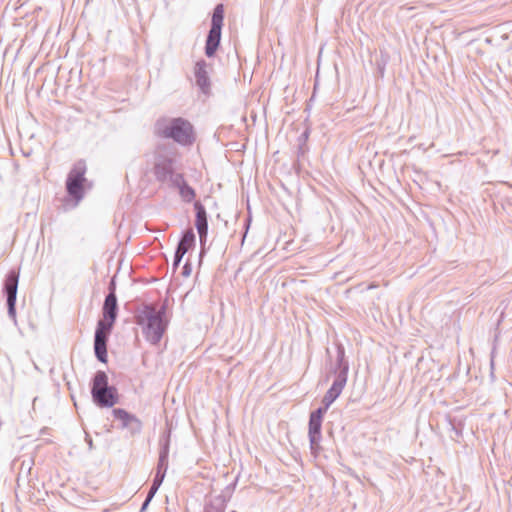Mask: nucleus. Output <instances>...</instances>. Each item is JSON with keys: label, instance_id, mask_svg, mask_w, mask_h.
I'll return each instance as SVG.
<instances>
[{"label": "nucleus", "instance_id": "17", "mask_svg": "<svg viewBox=\"0 0 512 512\" xmlns=\"http://www.w3.org/2000/svg\"><path fill=\"white\" fill-rule=\"evenodd\" d=\"M195 245V233L192 229L186 230L178 242L176 250L186 254Z\"/></svg>", "mask_w": 512, "mask_h": 512}, {"label": "nucleus", "instance_id": "22", "mask_svg": "<svg viewBox=\"0 0 512 512\" xmlns=\"http://www.w3.org/2000/svg\"><path fill=\"white\" fill-rule=\"evenodd\" d=\"M108 290H109L108 293L116 294V284H115L114 278L110 281Z\"/></svg>", "mask_w": 512, "mask_h": 512}, {"label": "nucleus", "instance_id": "25", "mask_svg": "<svg viewBox=\"0 0 512 512\" xmlns=\"http://www.w3.org/2000/svg\"><path fill=\"white\" fill-rule=\"evenodd\" d=\"M150 502H151V501H148V499H145V501L143 502V504H142L141 509H140V511H139V512H144V511L147 509V507H148V505H149V503H150Z\"/></svg>", "mask_w": 512, "mask_h": 512}, {"label": "nucleus", "instance_id": "21", "mask_svg": "<svg viewBox=\"0 0 512 512\" xmlns=\"http://www.w3.org/2000/svg\"><path fill=\"white\" fill-rule=\"evenodd\" d=\"M158 489H159V487H157L156 485H151L146 499H148V501H151L153 499V497L155 496V494L157 493Z\"/></svg>", "mask_w": 512, "mask_h": 512}, {"label": "nucleus", "instance_id": "16", "mask_svg": "<svg viewBox=\"0 0 512 512\" xmlns=\"http://www.w3.org/2000/svg\"><path fill=\"white\" fill-rule=\"evenodd\" d=\"M171 185L175 188H178L179 194L183 201L190 203L195 198V190L188 185L185 181L183 175L175 176L174 182Z\"/></svg>", "mask_w": 512, "mask_h": 512}, {"label": "nucleus", "instance_id": "24", "mask_svg": "<svg viewBox=\"0 0 512 512\" xmlns=\"http://www.w3.org/2000/svg\"><path fill=\"white\" fill-rule=\"evenodd\" d=\"M190 272H191L190 265H189V263H186L183 267L182 273H183V275L188 276V275H190Z\"/></svg>", "mask_w": 512, "mask_h": 512}, {"label": "nucleus", "instance_id": "13", "mask_svg": "<svg viewBox=\"0 0 512 512\" xmlns=\"http://www.w3.org/2000/svg\"><path fill=\"white\" fill-rule=\"evenodd\" d=\"M321 428V420L309 417L308 437L310 442V449L313 454H317L320 449V441L322 439Z\"/></svg>", "mask_w": 512, "mask_h": 512}, {"label": "nucleus", "instance_id": "15", "mask_svg": "<svg viewBox=\"0 0 512 512\" xmlns=\"http://www.w3.org/2000/svg\"><path fill=\"white\" fill-rule=\"evenodd\" d=\"M349 364L345 359V349L342 345H337L336 363L334 368L335 378L343 377L347 381Z\"/></svg>", "mask_w": 512, "mask_h": 512}, {"label": "nucleus", "instance_id": "10", "mask_svg": "<svg viewBox=\"0 0 512 512\" xmlns=\"http://www.w3.org/2000/svg\"><path fill=\"white\" fill-rule=\"evenodd\" d=\"M170 436L171 431H165L159 440V459L156 467L157 473H162L166 475L168 469V458H169V450H170Z\"/></svg>", "mask_w": 512, "mask_h": 512}, {"label": "nucleus", "instance_id": "14", "mask_svg": "<svg viewBox=\"0 0 512 512\" xmlns=\"http://www.w3.org/2000/svg\"><path fill=\"white\" fill-rule=\"evenodd\" d=\"M346 383L347 381H345L343 377H340L339 379L335 378L331 387L325 393L322 399V404H326V407H330L333 402L340 396Z\"/></svg>", "mask_w": 512, "mask_h": 512}, {"label": "nucleus", "instance_id": "6", "mask_svg": "<svg viewBox=\"0 0 512 512\" xmlns=\"http://www.w3.org/2000/svg\"><path fill=\"white\" fill-rule=\"evenodd\" d=\"M224 21V6L218 4L213 10L211 27L205 43V54L207 57H213L220 45L222 26Z\"/></svg>", "mask_w": 512, "mask_h": 512}, {"label": "nucleus", "instance_id": "8", "mask_svg": "<svg viewBox=\"0 0 512 512\" xmlns=\"http://www.w3.org/2000/svg\"><path fill=\"white\" fill-rule=\"evenodd\" d=\"M18 282H19V274L11 270L5 279L4 283V292L6 294V302H7V308H8V316L10 319L14 322V324H17V318H16V298H17V289H18Z\"/></svg>", "mask_w": 512, "mask_h": 512}, {"label": "nucleus", "instance_id": "20", "mask_svg": "<svg viewBox=\"0 0 512 512\" xmlns=\"http://www.w3.org/2000/svg\"><path fill=\"white\" fill-rule=\"evenodd\" d=\"M185 254H182L179 251H175L174 253V260H173V267L176 268L182 261V258Z\"/></svg>", "mask_w": 512, "mask_h": 512}, {"label": "nucleus", "instance_id": "1", "mask_svg": "<svg viewBox=\"0 0 512 512\" xmlns=\"http://www.w3.org/2000/svg\"><path fill=\"white\" fill-rule=\"evenodd\" d=\"M167 304L163 303L159 308L153 304H145L135 315L136 323L142 329V334L151 345H158L167 327Z\"/></svg>", "mask_w": 512, "mask_h": 512}, {"label": "nucleus", "instance_id": "9", "mask_svg": "<svg viewBox=\"0 0 512 512\" xmlns=\"http://www.w3.org/2000/svg\"><path fill=\"white\" fill-rule=\"evenodd\" d=\"M112 412L114 417L121 421V428L126 429L130 436L140 434L143 425L138 417L122 408H115Z\"/></svg>", "mask_w": 512, "mask_h": 512}, {"label": "nucleus", "instance_id": "3", "mask_svg": "<svg viewBox=\"0 0 512 512\" xmlns=\"http://www.w3.org/2000/svg\"><path fill=\"white\" fill-rule=\"evenodd\" d=\"M155 133L182 146H190L195 141L192 124L182 117L158 119L155 123Z\"/></svg>", "mask_w": 512, "mask_h": 512}, {"label": "nucleus", "instance_id": "2", "mask_svg": "<svg viewBox=\"0 0 512 512\" xmlns=\"http://www.w3.org/2000/svg\"><path fill=\"white\" fill-rule=\"evenodd\" d=\"M118 315L117 296L108 293L102 307L103 318L98 321L94 335V352L98 361L107 363V342Z\"/></svg>", "mask_w": 512, "mask_h": 512}, {"label": "nucleus", "instance_id": "23", "mask_svg": "<svg viewBox=\"0 0 512 512\" xmlns=\"http://www.w3.org/2000/svg\"><path fill=\"white\" fill-rule=\"evenodd\" d=\"M85 441H86V443H87V445L89 447V450H92L93 447H94L93 446V440H92V438L88 434H86Z\"/></svg>", "mask_w": 512, "mask_h": 512}, {"label": "nucleus", "instance_id": "18", "mask_svg": "<svg viewBox=\"0 0 512 512\" xmlns=\"http://www.w3.org/2000/svg\"><path fill=\"white\" fill-rule=\"evenodd\" d=\"M328 409H329V407H326V404H322L321 407H319L315 411L311 412L310 417L315 418L317 420L319 419L322 421L323 416L327 412Z\"/></svg>", "mask_w": 512, "mask_h": 512}, {"label": "nucleus", "instance_id": "19", "mask_svg": "<svg viewBox=\"0 0 512 512\" xmlns=\"http://www.w3.org/2000/svg\"><path fill=\"white\" fill-rule=\"evenodd\" d=\"M166 475L162 474V473H155V477L153 479V482H152V485H156L157 487L160 488V486L162 485L163 481H164V478H165Z\"/></svg>", "mask_w": 512, "mask_h": 512}, {"label": "nucleus", "instance_id": "7", "mask_svg": "<svg viewBox=\"0 0 512 512\" xmlns=\"http://www.w3.org/2000/svg\"><path fill=\"white\" fill-rule=\"evenodd\" d=\"M86 170L85 161L79 160L73 165L66 179V191L76 202H79L84 197Z\"/></svg>", "mask_w": 512, "mask_h": 512}, {"label": "nucleus", "instance_id": "4", "mask_svg": "<svg viewBox=\"0 0 512 512\" xmlns=\"http://www.w3.org/2000/svg\"><path fill=\"white\" fill-rule=\"evenodd\" d=\"M178 152L172 144H159L154 152L153 173L155 179L160 183H173L175 176L181 173L175 172V164Z\"/></svg>", "mask_w": 512, "mask_h": 512}, {"label": "nucleus", "instance_id": "11", "mask_svg": "<svg viewBox=\"0 0 512 512\" xmlns=\"http://www.w3.org/2000/svg\"><path fill=\"white\" fill-rule=\"evenodd\" d=\"M194 209L196 212L195 227L199 234L200 243L203 246L204 243L206 242L208 234L207 212L204 205L199 201H196L194 203Z\"/></svg>", "mask_w": 512, "mask_h": 512}, {"label": "nucleus", "instance_id": "5", "mask_svg": "<svg viewBox=\"0 0 512 512\" xmlns=\"http://www.w3.org/2000/svg\"><path fill=\"white\" fill-rule=\"evenodd\" d=\"M91 395L99 407H113L118 402L117 389L109 386L108 376L104 371H97L93 377Z\"/></svg>", "mask_w": 512, "mask_h": 512}, {"label": "nucleus", "instance_id": "12", "mask_svg": "<svg viewBox=\"0 0 512 512\" xmlns=\"http://www.w3.org/2000/svg\"><path fill=\"white\" fill-rule=\"evenodd\" d=\"M207 67L208 64L203 59L197 61L194 67L196 85L204 94H208L211 88Z\"/></svg>", "mask_w": 512, "mask_h": 512}]
</instances>
